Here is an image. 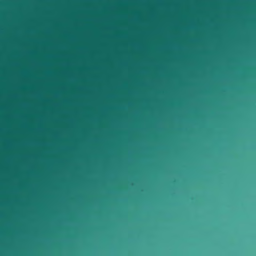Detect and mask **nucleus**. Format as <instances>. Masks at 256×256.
I'll use <instances>...</instances> for the list:
<instances>
[{
  "label": "nucleus",
  "instance_id": "1",
  "mask_svg": "<svg viewBox=\"0 0 256 256\" xmlns=\"http://www.w3.org/2000/svg\"><path fill=\"white\" fill-rule=\"evenodd\" d=\"M108 72H112V0H108Z\"/></svg>",
  "mask_w": 256,
  "mask_h": 256
},
{
  "label": "nucleus",
  "instance_id": "2",
  "mask_svg": "<svg viewBox=\"0 0 256 256\" xmlns=\"http://www.w3.org/2000/svg\"><path fill=\"white\" fill-rule=\"evenodd\" d=\"M114 36V32L113 31V36ZM114 76V74H113V77ZM113 110H114V106L112 107Z\"/></svg>",
  "mask_w": 256,
  "mask_h": 256
},
{
  "label": "nucleus",
  "instance_id": "3",
  "mask_svg": "<svg viewBox=\"0 0 256 256\" xmlns=\"http://www.w3.org/2000/svg\"><path fill=\"white\" fill-rule=\"evenodd\" d=\"M112 164H113V165L114 164V162L112 163Z\"/></svg>",
  "mask_w": 256,
  "mask_h": 256
}]
</instances>
